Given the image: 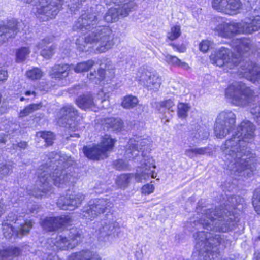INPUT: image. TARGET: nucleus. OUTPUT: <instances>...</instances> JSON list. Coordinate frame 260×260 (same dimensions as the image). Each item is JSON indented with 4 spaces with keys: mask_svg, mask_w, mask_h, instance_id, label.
Here are the masks:
<instances>
[{
    "mask_svg": "<svg viewBox=\"0 0 260 260\" xmlns=\"http://www.w3.org/2000/svg\"><path fill=\"white\" fill-rule=\"evenodd\" d=\"M254 131L251 122L243 121L237 132L222 145L225 166L232 175L246 177L253 171L255 156L249 151L246 154V146L253 139Z\"/></svg>",
    "mask_w": 260,
    "mask_h": 260,
    "instance_id": "nucleus-1",
    "label": "nucleus"
},
{
    "mask_svg": "<svg viewBox=\"0 0 260 260\" xmlns=\"http://www.w3.org/2000/svg\"><path fill=\"white\" fill-rule=\"evenodd\" d=\"M149 143L147 139L129 140L125 154V158L140 161L142 168H138L134 175L132 174H123L119 176L116 180L118 186L126 187L133 177L137 182H143L149 180L150 178H155L157 177L155 160L151 156L143 155L144 151L148 148Z\"/></svg>",
    "mask_w": 260,
    "mask_h": 260,
    "instance_id": "nucleus-2",
    "label": "nucleus"
},
{
    "mask_svg": "<svg viewBox=\"0 0 260 260\" xmlns=\"http://www.w3.org/2000/svg\"><path fill=\"white\" fill-rule=\"evenodd\" d=\"M50 165L41 166L38 172L39 181L37 189L30 190L29 194L36 197H46L50 191L52 183L58 187L63 186L68 183L71 179L70 175L63 173L62 170L72 166L73 161L71 157L60 155L58 153H52L51 158H49Z\"/></svg>",
    "mask_w": 260,
    "mask_h": 260,
    "instance_id": "nucleus-3",
    "label": "nucleus"
},
{
    "mask_svg": "<svg viewBox=\"0 0 260 260\" xmlns=\"http://www.w3.org/2000/svg\"><path fill=\"white\" fill-rule=\"evenodd\" d=\"M96 21L97 19L93 14L82 15L78 19L74 26L75 29H80L84 31V29L85 30L91 29L87 32L83 44L80 43L83 38L77 40L76 44L79 50L87 51L89 49H92L98 53H103L113 46L112 31L107 27H94Z\"/></svg>",
    "mask_w": 260,
    "mask_h": 260,
    "instance_id": "nucleus-4",
    "label": "nucleus"
},
{
    "mask_svg": "<svg viewBox=\"0 0 260 260\" xmlns=\"http://www.w3.org/2000/svg\"><path fill=\"white\" fill-rule=\"evenodd\" d=\"M217 26L214 28L220 36L231 38L237 34H251L260 29V16H251L240 22H225L222 18L216 19Z\"/></svg>",
    "mask_w": 260,
    "mask_h": 260,
    "instance_id": "nucleus-5",
    "label": "nucleus"
},
{
    "mask_svg": "<svg viewBox=\"0 0 260 260\" xmlns=\"http://www.w3.org/2000/svg\"><path fill=\"white\" fill-rule=\"evenodd\" d=\"M211 233H209V237L205 234V231H199L193 236L196 241L195 248L198 252L199 260H211L218 257L219 250L218 246L221 244L220 237L215 235L213 238L210 237Z\"/></svg>",
    "mask_w": 260,
    "mask_h": 260,
    "instance_id": "nucleus-6",
    "label": "nucleus"
},
{
    "mask_svg": "<svg viewBox=\"0 0 260 260\" xmlns=\"http://www.w3.org/2000/svg\"><path fill=\"white\" fill-rule=\"evenodd\" d=\"M225 96L233 105L245 106L252 100L253 92L245 84L235 82L230 85L225 90Z\"/></svg>",
    "mask_w": 260,
    "mask_h": 260,
    "instance_id": "nucleus-7",
    "label": "nucleus"
},
{
    "mask_svg": "<svg viewBox=\"0 0 260 260\" xmlns=\"http://www.w3.org/2000/svg\"><path fill=\"white\" fill-rule=\"evenodd\" d=\"M20 217L15 218L13 213L8 216L6 221L2 224V229L4 236L10 238L15 234L17 237H21L26 234L31 228L32 222L30 220H25L21 222Z\"/></svg>",
    "mask_w": 260,
    "mask_h": 260,
    "instance_id": "nucleus-8",
    "label": "nucleus"
},
{
    "mask_svg": "<svg viewBox=\"0 0 260 260\" xmlns=\"http://www.w3.org/2000/svg\"><path fill=\"white\" fill-rule=\"evenodd\" d=\"M107 5L111 3L115 4L114 7L110 8L105 16L107 22H113L117 20L119 16L126 17L135 6L134 0H105Z\"/></svg>",
    "mask_w": 260,
    "mask_h": 260,
    "instance_id": "nucleus-9",
    "label": "nucleus"
},
{
    "mask_svg": "<svg viewBox=\"0 0 260 260\" xmlns=\"http://www.w3.org/2000/svg\"><path fill=\"white\" fill-rule=\"evenodd\" d=\"M115 142L110 135H105L101 139L100 144L93 147L85 146L83 151L85 155L91 159H99L107 157L106 153L111 151Z\"/></svg>",
    "mask_w": 260,
    "mask_h": 260,
    "instance_id": "nucleus-10",
    "label": "nucleus"
},
{
    "mask_svg": "<svg viewBox=\"0 0 260 260\" xmlns=\"http://www.w3.org/2000/svg\"><path fill=\"white\" fill-rule=\"evenodd\" d=\"M231 51L228 48L222 47L216 48L211 52L209 56L211 62L218 67H223L224 70L228 71L229 69H232L238 66L239 58H235L231 55Z\"/></svg>",
    "mask_w": 260,
    "mask_h": 260,
    "instance_id": "nucleus-11",
    "label": "nucleus"
},
{
    "mask_svg": "<svg viewBox=\"0 0 260 260\" xmlns=\"http://www.w3.org/2000/svg\"><path fill=\"white\" fill-rule=\"evenodd\" d=\"M236 122V115L232 111L221 112L218 116L214 127V133L216 137H225L233 128Z\"/></svg>",
    "mask_w": 260,
    "mask_h": 260,
    "instance_id": "nucleus-12",
    "label": "nucleus"
},
{
    "mask_svg": "<svg viewBox=\"0 0 260 260\" xmlns=\"http://www.w3.org/2000/svg\"><path fill=\"white\" fill-rule=\"evenodd\" d=\"M62 4V0H39L35 15L42 21L54 17Z\"/></svg>",
    "mask_w": 260,
    "mask_h": 260,
    "instance_id": "nucleus-13",
    "label": "nucleus"
},
{
    "mask_svg": "<svg viewBox=\"0 0 260 260\" xmlns=\"http://www.w3.org/2000/svg\"><path fill=\"white\" fill-rule=\"evenodd\" d=\"M108 97L102 90L99 92L94 101L90 95L86 94L79 96L76 102L78 106L82 109L97 111L100 109L105 108V105H103L104 103H107L106 106L109 105V101H107Z\"/></svg>",
    "mask_w": 260,
    "mask_h": 260,
    "instance_id": "nucleus-14",
    "label": "nucleus"
},
{
    "mask_svg": "<svg viewBox=\"0 0 260 260\" xmlns=\"http://www.w3.org/2000/svg\"><path fill=\"white\" fill-rule=\"evenodd\" d=\"M136 79L140 84L154 91L158 90L161 84V77L155 71L151 69H140Z\"/></svg>",
    "mask_w": 260,
    "mask_h": 260,
    "instance_id": "nucleus-15",
    "label": "nucleus"
},
{
    "mask_svg": "<svg viewBox=\"0 0 260 260\" xmlns=\"http://www.w3.org/2000/svg\"><path fill=\"white\" fill-rule=\"evenodd\" d=\"M211 214V212L210 211L209 213L203 215L201 219L197 223H194L198 229L200 228L198 226H202L207 230L223 232H226L231 230L230 226L228 224V221L222 220V218L220 217H213Z\"/></svg>",
    "mask_w": 260,
    "mask_h": 260,
    "instance_id": "nucleus-16",
    "label": "nucleus"
},
{
    "mask_svg": "<svg viewBox=\"0 0 260 260\" xmlns=\"http://www.w3.org/2000/svg\"><path fill=\"white\" fill-rule=\"evenodd\" d=\"M95 65V62L93 60L78 63L75 67L73 66L64 64L63 66L56 65L50 73L53 78L61 79L68 76L69 71L73 68L75 72L81 73L88 71L89 69Z\"/></svg>",
    "mask_w": 260,
    "mask_h": 260,
    "instance_id": "nucleus-17",
    "label": "nucleus"
},
{
    "mask_svg": "<svg viewBox=\"0 0 260 260\" xmlns=\"http://www.w3.org/2000/svg\"><path fill=\"white\" fill-rule=\"evenodd\" d=\"M58 123L60 126L67 127L73 131L77 129L75 121L77 117V112L71 105H66L58 114Z\"/></svg>",
    "mask_w": 260,
    "mask_h": 260,
    "instance_id": "nucleus-18",
    "label": "nucleus"
},
{
    "mask_svg": "<svg viewBox=\"0 0 260 260\" xmlns=\"http://www.w3.org/2000/svg\"><path fill=\"white\" fill-rule=\"evenodd\" d=\"M111 203L107 199H94L89 202L88 206L84 208L83 216L90 219L104 213Z\"/></svg>",
    "mask_w": 260,
    "mask_h": 260,
    "instance_id": "nucleus-19",
    "label": "nucleus"
},
{
    "mask_svg": "<svg viewBox=\"0 0 260 260\" xmlns=\"http://www.w3.org/2000/svg\"><path fill=\"white\" fill-rule=\"evenodd\" d=\"M68 231H65L63 233L58 236L55 240H53L52 238L48 239V243L51 247L56 246L57 248L60 249L66 250L73 248L78 243V238H79V237L72 235L67 239L65 235L68 234Z\"/></svg>",
    "mask_w": 260,
    "mask_h": 260,
    "instance_id": "nucleus-20",
    "label": "nucleus"
},
{
    "mask_svg": "<svg viewBox=\"0 0 260 260\" xmlns=\"http://www.w3.org/2000/svg\"><path fill=\"white\" fill-rule=\"evenodd\" d=\"M100 66L98 72H91L88 76L89 80L96 84H100L106 78L111 79L115 75V68L110 60L106 59L104 66L102 63Z\"/></svg>",
    "mask_w": 260,
    "mask_h": 260,
    "instance_id": "nucleus-21",
    "label": "nucleus"
},
{
    "mask_svg": "<svg viewBox=\"0 0 260 260\" xmlns=\"http://www.w3.org/2000/svg\"><path fill=\"white\" fill-rule=\"evenodd\" d=\"M238 72L248 80L255 82H260V71L259 67L251 62L240 61Z\"/></svg>",
    "mask_w": 260,
    "mask_h": 260,
    "instance_id": "nucleus-22",
    "label": "nucleus"
},
{
    "mask_svg": "<svg viewBox=\"0 0 260 260\" xmlns=\"http://www.w3.org/2000/svg\"><path fill=\"white\" fill-rule=\"evenodd\" d=\"M84 199V196L82 193L72 194L69 197H61L57 205L62 209L72 210L78 207Z\"/></svg>",
    "mask_w": 260,
    "mask_h": 260,
    "instance_id": "nucleus-23",
    "label": "nucleus"
},
{
    "mask_svg": "<svg viewBox=\"0 0 260 260\" xmlns=\"http://www.w3.org/2000/svg\"><path fill=\"white\" fill-rule=\"evenodd\" d=\"M68 216L46 218L41 223L42 228L48 231H53L62 226H66L70 222Z\"/></svg>",
    "mask_w": 260,
    "mask_h": 260,
    "instance_id": "nucleus-24",
    "label": "nucleus"
},
{
    "mask_svg": "<svg viewBox=\"0 0 260 260\" xmlns=\"http://www.w3.org/2000/svg\"><path fill=\"white\" fill-rule=\"evenodd\" d=\"M118 230L119 226L116 222L105 224L100 230L99 239L104 242L111 241L115 233L118 232Z\"/></svg>",
    "mask_w": 260,
    "mask_h": 260,
    "instance_id": "nucleus-25",
    "label": "nucleus"
},
{
    "mask_svg": "<svg viewBox=\"0 0 260 260\" xmlns=\"http://www.w3.org/2000/svg\"><path fill=\"white\" fill-rule=\"evenodd\" d=\"M20 25V23H9V27L6 26H0V44L5 42L8 38L12 37L16 34V30Z\"/></svg>",
    "mask_w": 260,
    "mask_h": 260,
    "instance_id": "nucleus-26",
    "label": "nucleus"
},
{
    "mask_svg": "<svg viewBox=\"0 0 260 260\" xmlns=\"http://www.w3.org/2000/svg\"><path fill=\"white\" fill-rule=\"evenodd\" d=\"M68 260H101V259L96 253L86 250L72 254L69 257Z\"/></svg>",
    "mask_w": 260,
    "mask_h": 260,
    "instance_id": "nucleus-27",
    "label": "nucleus"
},
{
    "mask_svg": "<svg viewBox=\"0 0 260 260\" xmlns=\"http://www.w3.org/2000/svg\"><path fill=\"white\" fill-rule=\"evenodd\" d=\"M250 41L247 38L237 39L232 41L231 46L238 53L247 52L250 49Z\"/></svg>",
    "mask_w": 260,
    "mask_h": 260,
    "instance_id": "nucleus-28",
    "label": "nucleus"
},
{
    "mask_svg": "<svg viewBox=\"0 0 260 260\" xmlns=\"http://www.w3.org/2000/svg\"><path fill=\"white\" fill-rule=\"evenodd\" d=\"M225 14L235 15L240 13L242 8V4L240 0H228Z\"/></svg>",
    "mask_w": 260,
    "mask_h": 260,
    "instance_id": "nucleus-29",
    "label": "nucleus"
},
{
    "mask_svg": "<svg viewBox=\"0 0 260 260\" xmlns=\"http://www.w3.org/2000/svg\"><path fill=\"white\" fill-rule=\"evenodd\" d=\"M104 123L107 128L111 127L115 131H120L123 125L121 120L119 118H109L105 120Z\"/></svg>",
    "mask_w": 260,
    "mask_h": 260,
    "instance_id": "nucleus-30",
    "label": "nucleus"
},
{
    "mask_svg": "<svg viewBox=\"0 0 260 260\" xmlns=\"http://www.w3.org/2000/svg\"><path fill=\"white\" fill-rule=\"evenodd\" d=\"M138 103L137 98L133 95H127L123 98L121 106L126 109L133 108Z\"/></svg>",
    "mask_w": 260,
    "mask_h": 260,
    "instance_id": "nucleus-31",
    "label": "nucleus"
},
{
    "mask_svg": "<svg viewBox=\"0 0 260 260\" xmlns=\"http://www.w3.org/2000/svg\"><path fill=\"white\" fill-rule=\"evenodd\" d=\"M20 254V250L18 248H12L0 251V260H5L12 255L17 256Z\"/></svg>",
    "mask_w": 260,
    "mask_h": 260,
    "instance_id": "nucleus-32",
    "label": "nucleus"
},
{
    "mask_svg": "<svg viewBox=\"0 0 260 260\" xmlns=\"http://www.w3.org/2000/svg\"><path fill=\"white\" fill-rule=\"evenodd\" d=\"M206 148H189L185 150V154L188 157L192 158L198 155H204L207 153Z\"/></svg>",
    "mask_w": 260,
    "mask_h": 260,
    "instance_id": "nucleus-33",
    "label": "nucleus"
},
{
    "mask_svg": "<svg viewBox=\"0 0 260 260\" xmlns=\"http://www.w3.org/2000/svg\"><path fill=\"white\" fill-rule=\"evenodd\" d=\"M36 137L42 138L48 145H52L54 138L53 134L51 132H39L37 133Z\"/></svg>",
    "mask_w": 260,
    "mask_h": 260,
    "instance_id": "nucleus-34",
    "label": "nucleus"
},
{
    "mask_svg": "<svg viewBox=\"0 0 260 260\" xmlns=\"http://www.w3.org/2000/svg\"><path fill=\"white\" fill-rule=\"evenodd\" d=\"M30 50L28 48L22 47L17 49L16 51V61L17 62H22L24 61L28 56Z\"/></svg>",
    "mask_w": 260,
    "mask_h": 260,
    "instance_id": "nucleus-35",
    "label": "nucleus"
},
{
    "mask_svg": "<svg viewBox=\"0 0 260 260\" xmlns=\"http://www.w3.org/2000/svg\"><path fill=\"white\" fill-rule=\"evenodd\" d=\"M228 1V0H212V8L218 12L225 13Z\"/></svg>",
    "mask_w": 260,
    "mask_h": 260,
    "instance_id": "nucleus-36",
    "label": "nucleus"
},
{
    "mask_svg": "<svg viewBox=\"0 0 260 260\" xmlns=\"http://www.w3.org/2000/svg\"><path fill=\"white\" fill-rule=\"evenodd\" d=\"M190 109L188 104L180 103L178 105L177 114L178 117L181 118H185L187 116V112Z\"/></svg>",
    "mask_w": 260,
    "mask_h": 260,
    "instance_id": "nucleus-37",
    "label": "nucleus"
},
{
    "mask_svg": "<svg viewBox=\"0 0 260 260\" xmlns=\"http://www.w3.org/2000/svg\"><path fill=\"white\" fill-rule=\"evenodd\" d=\"M43 74V72L38 68H34L28 70L26 73L27 77L32 80L40 79Z\"/></svg>",
    "mask_w": 260,
    "mask_h": 260,
    "instance_id": "nucleus-38",
    "label": "nucleus"
},
{
    "mask_svg": "<svg viewBox=\"0 0 260 260\" xmlns=\"http://www.w3.org/2000/svg\"><path fill=\"white\" fill-rule=\"evenodd\" d=\"M41 107V105L40 104L30 105L20 112L19 116L21 117L26 116L35 111L39 109Z\"/></svg>",
    "mask_w": 260,
    "mask_h": 260,
    "instance_id": "nucleus-39",
    "label": "nucleus"
},
{
    "mask_svg": "<svg viewBox=\"0 0 260 260\" xmlns=\"http://www.w3.org/2000/svg\"><path fill=\"white\" fill-rule=\"evenodd\" d=\"M174 106V103L171 100H168L164 102L158 103L156 104V108L161 112H163L165 109H168L169 110L173 111L172 108Z\"/></svg>",
    "mask_w": 260,
    "mask_h": 260,
    "instance_id": "nucleus-40",
    "label": "nucleus"
},
{
    "mask_svg": "<svg viewBox=\"0 0 260 260\" xmlns=\"http://www.w3.org/2000/svg\"><path fill=\"white\" fill-rule=\"evenodd\" d=\"M181 34L180 27L175 25L172 27L170 31L168 33V38L170 40H174L178 38Z\"/></svg>",
    "mask_w": 260,
    "mask_h": 260,
    "instance_id": "nucleus-41",
    "label": "nucleus"
},
{
    "mask_svg": "<svg viewBox=\"0 0 260 260\" xmlns=\"http://www.w3.org/2000/svg\"><path fill=\"white\" fill-rule=\"evenodd\" d=\"M253 205L257 214H260V189L255 191L253 197Z\"/></svg>",
    "mask_w": 260,
    "mask_h": 260,
    "instance_id": "nucleus-42",
    "label": "nucleus"
},
{
    "mask_svg": "<svg viewBox=\"0 0 260 260\" xmlns=\"http://www.w3.org/2000/svg\"><path fill=\"white\" fill-rule=\"evenodd\" d=\"M155 187L153 184H152V182L150 183H147L141 187V193L144 195H149L153 193L154 191Z\"/></svg>",
    "mask_w": 260,
    "mask_h": 260,
    "instance_id": "nucleus-43",
    "label": "nucleus"
},
{
    "mask_svg": "<svg viewBox=\"0 0 260 260\" xmlns=\"http://www.w3.org/2000/svg\"><path fill=\"white\" fill-rule=\"evenodd\" d=\"M13 167V164L9 162L0 168V177L7 175L12 170Z\"/></svg>",
    "mask_w": 260,
    "mask_h": 260,
    "instance_id": "nucleus-44",
    "label": "nucleus"
},
{
    "mask_svg": "<svg viewBox=\"0 0 260 260\" xmlns=\"http://www.w3.org/2000/svg\"><path fill=\"white\" fill-rule=\"evenodd\" d=\"M164 56L165 57V61L170 64L178 66V64L180 63V60L176 56H172L168 54H164Z\"/></svg>",
    "mask_w": 260,
    "mask_h": 260,
    "instance_id": "nucleus-45",
    "label": "nucleus"
},
{
    "mask_svg": "<svg viewBox=\"0 0 260 260\" xmlns=\"http://www.w3.org/2000/svg\"><path fill=\"white\" fill-rule=\"evenodd\" d=\"M213 43L211 41L205 40H203L199 44V49L201 51L205 53L211 47Z\"/></svg>",
    "mask_w": 260,
    "mask_h": 260,
    "instance_id": "nucleus-46",
    "label": "nucleus"
},
{
    "mask_svg": "<svg viewBox=\"0 0 260 260\" xmlns=\"http://www.w3.org/2000/svg\"><path fill=\"white\" fill-rule=\"evenodd\" d=\"M55 47L51 46L48 49H43L41 52V55L45 58H49L54 53Z\"/></svg>",
    "mask_w": 260,
    "mask_h": 260,
    "instance_id": "nucleus-47",
    "label": "nucleus"
},
{
    "mask_svg": "<svg viewBox=\"0 0 260 260\" xmlns=\"http://www.w3.org/2000/svg\"><path fill=\"white\" fill-rule=\"evenodd\" d=\"M115 166L118 170H124L128 167V162L123 159H119L115 162Z\"/></svg>",
    "mask_w": 260,
    "mask_h": 260,
    "instance_id": "nucleus-48",
    "label": "nucleus"
},
{
    "mask_svg": "<svg viewBox=\"0 0 260 260\" xmlns=\"http://www.w3.org/2000/svg\"><path fill=\"white\" fill-rule=\"evenodd\" d=\"M208 135L209 133L208 132L200 130L197 133L194 134L193 137L197 141H200L207 138Z\"/></svg>",
    "mask_w": 260,
    "mask_h": 260,
    "instance_id": "nucleus-49",
    "label": "nucleus"
},
{
    "mask_svg": "<svg viewBox=\"0 0 260 260\" xmlns=\"http://www.w3.org/2000/svg\"><path fill=\"white\" fill-rule=\"evenodd\" d=\"M46 46V41L42 40L40 43H39L38 45L36 46L34 48V51L35 53L38 52L40 49L43 48Z\"/></svg>",
    "mask_w": 260,
    "mask_h": 260,
    "instance_id": "nucleus-50",
    "label": "nucleus"
},
{
    "mask_svg": "<svg viewBox=\"0 0 260 260\" xmlns=\"http://www.w3.org/2000/svg\"><path fill=\"white\" fill-rule=\"evenodd\" d=\"M8 75L6 71L0 70V81H4L7 79Z\"/></svg>",
    "mask_w": 260,
    "mask_h": 260,
    "instance_id": "nucleus-51",
    "label": "nucleus"
},
{
    "mask_svg": "<svg viewBox=\"0 0 260 260\" xmlns=\"http://www.w3.org/2000/svg\"><path fill=\"white\" fill-rule=\"evenodd\" d=\"M178 66L181 67L185 70H188L190 68L188 64L185 62H182L181 60H180V63L178 64Z\"/></svg>",
    "mask_w": 260,
    "mask_h": 260,
    "instance_id": "nucleus-52",
    "label": "nucleus"
},
{
    "mask_svg": "<svg viewBox=\"0 0 260 260\" xmlns=\"http://www.w3.org/2000/svg\"><path fill=\"white\" fill-rule=\"evenodd\" d=\"M17 147L20 149H25L27 147V143L25 142H21L17 144Z\"/></svg>",
    "mask_w": 260,
    "mask_h": 260,
    "instance_id": "nucleus-53",
    "label": "nucleus"
},
{
    "mask_svg": "<svg viewBox=\"0 0 260 260\" xmlns=\"http://www.w3.org/2000/svg\"><path fill=\"white\" fill-rule=\"evenodd\" d=\"M6 138L4 135L0 134V144H4L6 143Z\"/></svg>",
    "mask_w": 260,
    "mask_h": 260,
    "instance_id": "nucleus-54",
    "label": "nucleus"
},
{
    "mask_svg": "<svg viewBox=\"0 0 260 260\" xmlns=\"http://www.w3.org/2000/svg\"><path fill=\"white\" fill-rule=\"evenodd\" d=\"M25 94L26 96H28V95H30L31 94L35 95V91H26L25 92Z\"/></svg>",
    "mask_w": 260,
    "mask_h": 260,
    "instance_id": "nucleus-55",
    "label": "nucleus"
},
{
    "mask_svg": "<svg viewBox=\"0 0 260 260\" xmlns=\"http://www.w3.org/2000/svg\"><path fill=\"white\" fill-rule=\"evenodd\" d=\"M73 1L74 4L75 3V4H76V3L79 4V1L81 2L82 1H85V0H73Z\"/></svg>",
    "mask_w": 260,
    "mask_h": 260,
    "instance_id": "nucleus-56",
    "label": "nucleus"
},
{
    "mask_svg": "<svg viewBox=\"0 0 260 260\" xmlns=\"http://www.w3.org/2000/svg\"><path fill=\"white\" fill-rule=\"evenodd\" d=\"M185 48L184 47L180 49H178V51L181 52H183L185 51Z\"/></svg>",
    "mask_w": 260,
    "mask_h": 260,
    "instance_id": "nucleus-57",
    "label": "nucleus"
},
{
    "mask_svg": "<svg viewBox=\"0 0 260 260\" xmlns=\"http://www.w3.org/2000/svg\"><path fill=\"white\" fill-rule=\"evenodd\" d=\"M249 2L250 3L251 7L253 8L254 7V1L253 2L252 0L249 1Z\"/></svg>",
    "mask_w": 260,
    "mask_h": 260,
    "instance_id": "nucleus-58",
    "label": "nucleus"
},
{
    "mask_svg": "<svg viewBox=\"0 0 260 260\" xmlns=\"http://www.w3.org/2000/svg\"><path fill=\"white\" fill-rule=\"evenodd\" d=\"M70 137H78L79 136L78 134H70Z\"/></svg>",
    "mask_w": 260,
    "mask_h": 260,
    "instance_id": "nucleus-59",
    "label": "nucleus"
},
{
    "mask_svg": "<svg viewBox=\"0 0 260 260\" xmlns=\"http://www.w3.org/2000/svg\"><path fill=\"white\" fill-rule=\"evenodd\" d=\"M24 100V98L23 97H22L21 99H20V100L21 101H23V100Z\"/></svg>",
    "mask_w": 260,
    "mask_h": 260,
    "instance_id": "nucleus-60",
    "label": "nucleus"
},
{
    "mask_svg": "<svg viewBox=\"0 0 260 260\" xmlns=\"http://www.w3.org/2000/svg\"><path fill=\"white\" fill-rule=\"evenodd\" d=\"M74 6H72V7H71V10L72 11H73V9H74Z\"/></svg>",
    "mask_w": 260,
    "mask_h": 260,
    "instance_id": "nucleus-61",
    "label": "nucleus"
},
{
    "mask_svg": "<svg viewBox=\"0 0 260 260\" xmlns=\"http://www.w3.org/2000/svg\"><path fill=\"white\" fill-rule=\"evenodd\" d=\"M196 252H193V255H194V256H196Z\"/></svg>",
    "mask_w": 260,
    "mask_h": 260,
    "instance_id": "nucleus-62",
    "label": "nucleus"
},
{
    "mask_svg": "<svg viewBox=\"0 0 260 260\" xmlns=\"http://www.w3.org/2000/svg\"><path fill=\"white\" fill-rule=\"evenodd\" d=\"M235 199H235V198H232V201H233V200H235Z\"/></svg>",
    "mask_w": 260,
    "mask_h": 260,
    "instance_id": "nucleus-63",
    "label": "nucleus"
},
{
    "mask_svg": "<svg viewBox=\"0 0 260 260\" xmlns=\"http://www.w3.org/2000/svg\"><path fill=\"white\" fill-rule=\"evenodd\" d=\"M259 239H260V237H259Z\"/></svg>",
    "mask_w": 260,
    "mask_h": 260,
    "instance_id": "nucleus-64",
    "label": "nucleus"
}]
</instances>
